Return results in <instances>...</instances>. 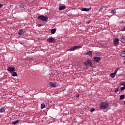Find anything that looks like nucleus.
<instances>
[{
	"label": "nucleus",
	"instance_id": "nucleus-24",
	"mask_svg": "<svg viewBox=\"0 0 125 125\" xmlns=\"http://www.w3.org/2000/svg\"><path fill=\"white\" fill-rule=\"evenodd\" d=\"M117 105H118L117 103H114V104H113V106H114V107H117Z\"/></svg>",
	"mask_w": 125,
	"mask_h": 125
},
{
	"label": "nucleus",
	"instance_id": "nucleus-25",
	"mask_svg": "<svg viewBox=\"0 0 125 125\" xmlns=\"http://www.w3.org/2000/svg\"><path fill=\"white\" fill-rule=\"evenodd\" d=\"M125 89V86L121 87V90L123 91Z\"/></svg>",
	"mask_w": 125,
	"mask_h": 125
},
{
	"label": "nucleus",
	"instance_id": "nucleus-4",
	"mask_svg": "<svg viewBox=\"0 0 125 125\" xmlns=\"http://www.w3.org/2000/svg\"><path fill=\"white\" fill-rule=\"evenodd\" d=\"M82 48V46L79 45V46H74L73 47H71V48L69 49V51H73L76 49H77L78 48Z\"/></svg>",
	"mask_w": 125,
	"mask_h": 125
},
{
	"label": "nucleus",
	"instance_id": "nucleus-34",
	"mask_svg": "<svg viewBox=\"0 0 125 125\" xmlns=\"http://www.w3.org/2000/svg\"><path fill=\"white\" fill-rule=\"evenodd\" d=\"M124 104L125 105V101L124 102Z\"/></svg>",
	"mask_w": 125,
	"mask_h": 125
},
{
	"label": "nucleus",
	"instance_id": "nucleus-29",
	"mask_svg": "<svg viewBox=\"0 0 125 125\" xmlns=\"http://www.w3.org/2000/svg\"><path fill=\"white\" fill-rule=\"evenodd\" d=\"M119 89H120V88H118L117 89H116V90H115V92H119Z\"/></svg>",
	"mask_w": 125,
	"mask_h": 125
},
{
	"label": "nucleus",
	"instance_id": "nucleus-9",
	"mask_svg": "<svg viewBox=\"0 0 125 125\" xmlns=\"http://www.w3.org/2000/svg\"><path fill=\"white\" fill-rule=\"evenodd\" d=\"M113 44L115 46H117L119 44V40L118 39H116L113 41Z\"/></svg>",
	"mask_w": 125,
	"mask_h": 125
},
{
	"label": "nucleus",
	"instance_id": "nucleus-5",
	"mask_svg": "<svg viewBox=\"0 0 125 125\" xmlns=\"http://www.w3.org/2000/svg\"><path fill=\"white\" fill-rule=\"evenodd\" d=\"M119 70H120V68H118L117 69H116V70L114 71V73H112L111 74H110V77L112 78H114L116 76V75L117 74V73L118 71H119Z\"/></svg>",
	"mask_w": 125,
	"mask_h": 125
},
{
	"label": "nucleus",
	"instance_id": "nucleus-30",
	"mask_svg": "<svg viewBox=\"0 0 125 125\" xmlns=\"http://www.w3.org/2000/svg\"><path fill=\"white\" fill-rule=\"evenodd\" d=\"M3 6L2 4H0V8H1Z\"/></svg>",
	"mask_w": 125,
	"mask_h": 125
},
{
	"label": "nucleus",
	"instance_id": "nucleus-33",
	"mask_svg": "<svg viewBox=\"0 0 125 125\" xmlns=\"http://www.w3.org/2000/svg\"><path fill=\"white\" fill-rule=\"evenodd\" d=\"M90 23V21H88V24H89Z\"/></svg>",
	"mask_w": 125,
	"mask_h": 125
},
{
	"label": "nucleus",
	"instance_id": "nucleus-32",
	"mask_svg": "<svg viewBox=\"0 0 125 125\" xmlns=\"http://www.w3.org/2000/svg\"><path fill=\"white\" fill-rule=\"evenodd\" d=\"M124 31H125V26L123 27Z\"/></svg>",
	"mask_w": 125,
	"mask_h": 125
},
{
	"label": "nucleus",
	"instance_id": "nucleus-12",
	"mask_svg": "<svg viewBox=\"0 0 125 125\" xmlns=\"http://www.w3.org/2000/svg\"><path fill=\"white\" fill-rule=\"evenodd\" d=\"M66 9L65 6H60L59 7V11H62V10H64Z\"/></svg>",
	"mask_w": 125,
	"mask_h": 125
},
{
	"label": "nucleus",
	"instance_id": "nucleus-36",
	"mask_svg": "<svg viewBox=\"0 0 125 125\" xmlns=\"http://www.w3.org/2000/svg\"><path fill=\"white\" fill-rule=\"evenodd\" d=\"M3 0L7 1V0Z\"/></svg>",
	"mask_w": 125,
	"mask_h": 125
},
{
	"label": "nucleus",
	"instance_id": "nucleus-22",
	"mask_svg": "<svg viewBox=\"0 0 125 125\" xmlns=\"http://www.w3.org/2000/svg\"><path fill=\"white\" fill-rule=\"evenodd\" d=\"M116 13H117V12H116L115 11V10H112V11H111V14H113V15H116Z\"/></svg>",
	"mask_w": 125,
	"mask_h": 125
},
{
	"label": "nucleus",
	"instance_id": "nucleus-16",
	"mask_svg": "<svg viewBox=\"0 0 125 125\" xmlns=\"http://www.w3.org/2000/svg\"><path fill=\"white\" fill-rule=\"evenodd\" d=\"M86 55H89V56H90V57L92 58V52L91 51L86 53Z\"/></svg>",
	"mask_w": 125,
	"mask_h": 125
},
{
	"label": "nucleus",
	"instance_id": "nucleus-6",
	"mask_svg": "<svg viewBox=\"0 0 125 125\" xmlns=\"http://www.w3.org/2000/svg\"><path fill=\"white\" fill-rule=\"evenodd\" d=\"M47 42H50V43H54L56 42V39H55L53 37H50L47 39Z\"/></svg>",
	"mask_w": 125,
	"mask_h": 125
},
{
	"label": "nucleus",
	"instance_id": "nucleus-2",
	"mask_svg": "<svg viewBox=\"0 0 125 125\" xmlns=\"http://www.w3.org/2000/svg\"><path fill=\"white\" fill-rule=\"evenodd\" d=\"M38 19H40L42 21L47 22V20H48V17L41 15L38 17Z\"/></svg>",
	"mask_w": 125,
	"mask_h": 125
},
{
	"label": "nucleus",
	"instance_id": "nucleus-7",
	"mask_svg": "<svg viewBox=\"0 0 125 125\" xmlns=\"http://www.w3.org/2000/svg\"><path fill=\"white\" fill-rule=\"evenodd\" d=\"M8 71L10 72V73L11 72H14L16 71V68L14 67H8L7 69Z\"/></svg>",
	"mask_w": 125,
	"mask_h": 125
},
{
	"label": "nucleus",
	"instance_id": "nucleus-11",
	"mask_svg": "<svg viewBox=\"0 0 125 125\" xmlns=\"http://www.w3.org/2000/svg\"><path fill=\"white\" fill-rule=\"evenodd\" d=\"M91 9V8H82V9H81V10L82 11L87 12V11H90V10Z\"/></svg>",
	"mask_w": 125,
	"mask_h": 125
},
{
	"label": "nucleus",
	"instance_id": "nucleus-18",
	"mask_svg": "<svg viewBox=\"0 0 125 125\" xmlns=\"http://www.w3.org/2000/svg\"><path fill=\"white\" fill-rule=\"evenodd\" d=\"M125 98V95H122L120 96V100H124Z\"/></svg>",
	"mask_w": 125,
	"mask_h": 125
},
{
	"label": "nucleus",
	"instance_id": "nucleus-1",
	"mask_svg": "<svg viewBox=\"0 0 125 125\" xmlns=\"http://www.w3.org/2000/svg\"><path fill=\"white\" fill-rule=\"evenodd\" d=\"M108 105L109 104L107 102H102L99 106V108L102 109H105L108 107Z\"/></svg>",
	"mask_w": 125,
	"mask_h": 125
},
{
	"label": "nucleus",
	"instance_id": "nucleus-15",
	"mask_svg": "<svg viewBox=\"0 0 125 125\" xmlns=\"http://www.w3.org/2000/svg\"><path fill=\"white\" fill-rule=\"evenodd\" d=\"M121 57L124 58L125 57V49L124 50V51H122L121 52Z\"/></svg>",
	"mask_w": 125,
	"mask_h": 125
},
{
	"label": "nucleus",
	"instance_id": "nucleus-21",
	"mask_svg": "<svg viewBox=\"0 0 125 125\" xmlns=\"http://www.w3.org/2000/svg\"><path fill=\"white\" fill-rule=\"evenodd\" d=\"M44 108H45V104H42L41 105V108L42 109H44Z\"/></svg>",
	"mask_w": 125,
	"mask_h": 125
},
{
	"label": "nucleus",
	"instance_id": "nucleus-20",
	"mask_svg": "<svg viewBox=\"0 0 125 125\" xmlns=\"http://www.w3.org/2000/svg\"><path fill=\"white\" fill-rule=\"evenodd\" d=\"M121 42H125V36L122 37V39H121Z\"/></svg>",
	"mask_w": 125,
	"mask_h": 125
},
{
	"label": "nucleus",
	"instance_id": "nucleus-27",
	"mask_svg": "<svg viewBox=\"0 0 125 125\" xmlns=\"http://www.w3.org/2000/svg\"><path fill=\"white\" fill-rule=\"evenodd\" d=\"M120 85L125 86V82H123V83H121Z\"/></svg>",
	"mask_w": 125,
	"mask_h": 125
},
{
	"label": "nucleus",
	"instance_id": "nucleus-17",
	"mask_svg": "<svg viewBox=\"0 0 125 125\" xmlns=\"http://www.w3.org/2000/svg\"><path fill=\"white\" fill-rule=\"evenodd\" d=\"M56 32V29H53L51 30L50 33H52V34H54Z\"/></svg>",
	"mask_w": 125,
	"mask_h": 125
},
{
	"label": "nucleus",
	"instance_id": "nucleus-13",
	"mask_svg": "<svg viewBox=\"0 0 125 125\" xmlns=\"http://www.w3.org/2000/svg\"><path fill=\"white\" fill-rule=\"evenodd\" d=\"M5 112V107H2L0 108V113H3Z\"/></svg>",
	"mask_w": 125,
	"mask_h": 125
},
{
	"label": "nucleus",
	"instance_id": "nucleus-23",
	"mask_svg": "<svg viewBox=\"0 0 125 125\" xmlns=\"http://www.w3.org/2000/svg\"><path fill=\"white\" fill-rule=\"evenodd\" d=\"M19 120H16V121H15L14 122H13L12 123L13 124V125H16V124H17L18 123H19Z\"/></svg>",
	"mask_w": 125,
	"mask_h": 125
},
{
	"label": "nucleus",
	"instance_id": "nucleus-14",
	"mask_svg": "<svg viewBox=\"0 0 125 125\" xmlns=\"http://www.w3.org/2000/svg\"><path fill=\"white\" fill-rule=\"evenodd\" d=\"M24 33V30L23 29H21L20 30H19V35H21V34H23Z\"/></svg>",
	"mask_w": 125,
	"mask_h": 125
},
{
	"label": "nucleus",
	"instance_id": "nucleus-26",
	"mask_svg": "<svg viewBox=\"0 0 125 125\" xmlns=\"http://www.w3.org/2000/svg\"><path fill=\"white\" fill-rule=\"evenodd\" d=\"M94 111H95V108H93L91 109H90V112H93Z\"/></svg>",
	"mask_w": 125,
	"mask_h": 125
},
{
	"label": "nucleus",
	"instance_id": "nucleus-31",
	"mask_svg": "<svg viewBox=\"0 0 125 125\" xmlns=\"http://www.w3.org/2000/svg\"><path fill=\"white\" fill-rule=\"evenodd\" d=\"M79 96H80V95H76V97H77V98H79Z\"/></svg>",
	"mask_w": 125,
	"mask_h": 125
},
{
	"label": "nucleus",
	"instance_id": "nucleus-35",
	"mask_svg": "<svg viewBox=\"0 0 125 125\" xmlns=\"http://www.w3.org/2000/svg\"><path fill=\"white\" fill-rule=\"evenodd\" d=\"M124 63H125V62H124Z\"/></svg>",
	"mask_w": 125,
	"mask_h": 125
},
{
	"label": "nucleus",
	"instance_id": "nucleus-8",
	"mask_svg": "<svg viewBox=\"0 0 125 125\" xmlns=\"http://www.w3.org/2000/svg\"><path fill=\"white\" fill-rule=\"evenodd\" d=\"M101 60V58L99 57H94V58H93V61H94L95 62H99Z\"/></svg>",
	"mask_w": 125,
	"mask_h": 125
},
{
	"label": "nucleus",
	"instance_id": "nucleus-10",
	"mask_svg": "<svg viewBox=\"0 0 125 125\" xmlns=\"http://www.w3.org/2000/svg\"><path fill=\"white\" fill-rule=\"evenodd\" d=\"M49 84L51 87H56V84H57V83L56 82H55V83L50 82V83H49Z\"/></svg>",
	"mask_w": 125,
	"mask_h": 125
},
{
	"label": "nucleus",
	"instance_id": "nucleus-19",
	"mask_svg": "<svg viewBox=\"0 0 125 125\" xmlns=\"http://www.w3.org/2000/svg\"><path fill=\"white\" fill-rule=\"evenodd\" d=\"M12 76L13 77H17L18 75L16 72H13V73L12 74Z\"/></svg>",
	"mask_w": 125,
	"mask_h": 125
},
{
	"label": "nucleus",
	"instance_id": "nucleus-28",
	"mask_svg": "<svg viewBox=\"0 0 125 125\" xmlns=\"http://www.w3.org/2000/svg\"><path fill=\"white\" fill-rule=\"evenodd\" d=\"M37 26H38V27H40L42 26H43V25H42V24H38V25H37Z\"/></svg>",
	"mask_w": 125,
	"mask_h": 125
},
{
	"label": "nucleus",
	"instance_id": "nucleus-3",
	"mask_svg": "<svg viewBox=\"0 0 125 125\" xmlns=\"http://www.w3.org/2000/svg\"><path fill=\"white\" fill-rule=\"evenodd\" d=\"M92 63L93 62H92V61L87 60V61L84 62H83V64H84L85 66L91 67Z\"/></svg>",
	"mask_w": 125,
	"mask_h": 125
}]
</instances>
